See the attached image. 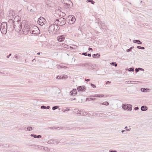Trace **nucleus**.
<instances>
[{
  "mask_svg": "<svg viewBox=\"0 0 152 152\" xmlns=\"http://www.w3.org/2000/svg\"><path fill=\"white\" fill-rule=\"evenodd\" d=\"M58 107L57 106H53L52 107V110H55L56 109H57Z\"/></svg>",
  "mask_w": 152,
  "mask_h": 152,
  "instance_id": "ea45409f",
  "label": "nucleus"
},
{
  "mask_svg": "<svg viewBox=\"0 0 152 152\" xmlns=\"http://www.w3.org/2000/svg\"><path fill=\"white\" fill-rule=\"evenodd\" d=\"M111 83V82L110 81H107L106 82V84H109V83Z\"/></svg>",
  "mask_w": 152,
  "mask_h": 152,
  "instance_id": "774afa93",
  "label": "nucleus"
},
{
  "mask_svg": "<svg viewBox=\"0 0 152 152\" xmlns=\"http://www.w3.org/2000/svg\"><path fill=\"white\" fill-rule=\"evenodd\" d=\"M77 94V91L75 89H73L70 92V95L73 96H75Z\"/></svg>",
  "mask_w": 152,
  "mask_h": 152,
  "instance_id": "ddd939ff",
  "label": "nucleus"
},
{
  "mask_svg": "<svg viewBox=\"0 0 152 152\" xmlns=\"http://www.w3.org/2000/svg\"><path fill=\"white\" fill-rule=\"evenodd\" d=\"M110 64L112 66H117V64L116 63V62H112L110 63Z\"/></svg>",
  "mask_w": 152,
  "mask_h": 152,
  "instance_id": "473e14b6",
  "label": "nucleus"
},
{
  "mask_svg": "<svg viewBox=\"0 0 152 152\" xmlns=\"http://www.w3.org/2000/svg\"><path fill=\"white\" fill-rule=\"evenodd\" d=\"M32 27H34L33 26H31L29 31L31 34H38L39 33V31L37 27L34 26V29L33 30L31 28Z\"/></svg>",
  "mask_w": 152,
  "mask_h": 152,
  "instance_id": "39448f33",
  "label": "nucleus"
},
{
  "mask_svg": "<svg viewBox=\"0 0 152 152\" xmlns=\"http://www.w3.org/2000/svg\"><path fill=\"white\" fill-rule=\"evenodd\" d=\"M135 71L136 72H138L139 71V69L138 68H136L135 69Z\"/></svg>",
  "mask_w": 152,
  "mask_h": 152,
  "instance_id": "13d9d810",
  "label": "nucleus"
},
{
  "mask_svg": "<svg viewBox=\"0 0 152 152\" xmlns=\"http://www.w3.org/2000/svg\"><path fill=\"white\" fill-rule=\"evenodd\" d=\"M100 56V55L99 53H97L96 54H94L92 55V57L93 58H98Z\"/></svg>",
  "mask_w": 152,
  "mask_h": 152,
  "instance_id": "aec40b11",
  "label": "nucleus"
},
{
  "mask_svg": "<svg viewBox=\"0 0 152 152\" xmlns=\"http://www.w3.org/2000/svg\"><path fill=\"white\" fill-rule=\"evenodd\" d=\"M54 24H51L49 28V31L50 33V32H52V33H54V34H56L55 33V29H54Z\"/></svg>",
  "mask_w": 152,
  "mask_h": 152,
  "instance_id": "1a4fd4ad",
  "label": "nucleus"
},
{
  "mask_svg": "<svg viewBox=\"0 0 152 152\" xmlns=\"http://www.w3.org/2000/svg\"><path fill=\"white\" fill-rule=\"evenodd\" d=\"M82 55L86 56H87V53H82Z\"/></svg>",
  "mask_w": 152,
  "mask_h": 152,
  "instance_id": "6e6d98bb",
  "label": "nucleus"
},
{
  "mask_svg": "<svg viewBox=\"0 0 152 152\" xmlns=\"http://www.w3.org/2000/svg\"><path fill=\"white\" fill-rule=\"evenodd\" d=\"M135 81H126L125 82L126 84H129V83H133L134 82H135Z\"/></svg>",
  "mask_w": 152,
  "mask_h": 152,
  "instance_id": "c85d7f7f",
  "label": "nucleus"
},
{
  "mask_svg": "<svg viewBox=\"0 0 152 152\" xmlns=\"http://www.w3.org/2000/svg\"><path fill=\"white\" fill-rule=\"evenodd\" d=\"M149 90V89L147 88H141L140 89L141 91L142 92H146L147 91H148Z\"/></svg>",
  "mask_w": 152,
  "mask_h": 152,
  "instance_id": "412c9836",
  "label": "nucleus"
},
{
  "mask_svg": "<svg viewBox=\"0 0 152 152\" xmlns=\"http://www.w3.org/2000/svg\"><path fill=\"white\" fill-rule=\"evenodd\" d=\"M122 108L123 109L126 110L129 107V106L124 104L122 106Z\"/></svg>",
  "mask_w": 152,
  "mask_h": 152,
  "instance_id": "c756f323",
  "label": "nucleus"
},
{
  "mask_svg": "<svg viewBox=\"0 0 152 152\" xmlns=\"http://www.w3.org/2000/svg\"><path fill=\"white\" fill-rule=\"evenodd\" d=\"M14 57L15 58L17 59H19L20 58L19 56L17 54L15 55Z\"/></svg>",
  "mask_w": 152,
  "mask_h": 152,
  "instance_id": "37998d69",
  "label": "nucleus"
},
{
  "mask_svg": "<svg viewBox=\"0 0 152 152\" xmlns=\"http://www.w3.org/2000/svg\"><path fill=\"white\" fill-rule=\"evenodd\" d=\"M134 109L135 110H137L139 109V107H136L134 108Z\"/></svg>",
  "mask_w": 152,
  "mask_h": 152,
  "instance_id": "4d7b16f0",
  "label": "nucleus"
},
{
  "mask_svg": "<svg viewBox=\"0 0 152 152\" xmlns=\"http://www.w3.org/2000/svg\"><path fill=\"white\" fill-rule=\"evenodd\" d=\"M30 26L28 25L27 24L22 23V26L21 27V30L23 31L25 34H27L29 31Z\"/></svg>",
  "mask_w": 152,
  "mask_h": 152,
  "instance_id": "f03ea898",
  "label": "nucleus"
},
{
  "mask_svg": "<svg viewBox=\"0 0 152 152\" xmlns=\"http://www.w3.org/2000/svg\"><path fill=\"white\" fill-rule=\"evenodd\" d=\"M52 2L50 1H47L45 2V6L47 7H50L51 6V4Z\"/></svg>",
  "mask_w": 152,
  "mask_h": 152,
  "instance_id": "f3484780",
  "label": "nucleus"
},
{
  "mask_svg": "<svg viewBox=\"0 0 152 152\" xmlns=\"http://www.w3.org/2000/svg\"><path fill=\"white\" fill-rule=\"evenodd\" d=\"M103 114L102 113H98L97 114V115H99V116H101L102 115H103Z\"/></svg>",
  "mask_w": 152,
  "mask_h": 152,
  "instance_id": "603ef678",
  "label": "nucleus"
},
{
  "mask_svg": "<svg viewBox=\"0 0 152 152\" xmlns=\"http://www.w3.org/2000/svg\"><path fill=\"white\" fill-rule=\"evenodd\" d=\"M91 86L93 88H95L96 87V86L95 85L92 83L91 84Z\"/></svg>",
  "mask_w": 152,
  "mask_h": 152,
  "instance_id": "de8ad7c7",
  "label": "nucleus"
},
{
  "mask_svg": "<svg viewBox=\"0 0 152 152\" xmlns=\"http://www.w3.org/2000/svg\"><path fill=\"white\" fill-rule=\"evenodd\" d=\"M53 24L54 26L55 27L54 29H55V33H56V32L58 31H59L60 28L59 26H58L59 25H57V24H56L55 23V24Z\"/></svg>",
  "mask_w": 152,
  "mask_h": 152,
  "instance_id": "2eb2a0df",
  "label": "nucleus"
},
{
  "mask_svg": "<svg viewBox=\"0 0 152 152\" xmlns=\"http://www.w3.org/2000/svg\"><path fill=\"white\" fill-rule=\"evenodd\" d=\"M65 36H66L65 35H63L58 36L57 37V39L59 42H62L64 40Z\"/></svg>",
  "mask_w": 152,
  "mask_h": 152,
  "instance_id": "9d476101",
  "label": "nucleus"
},
{
  "mask_svg": "<svg viewBox=\"0 0 152 152\" xmlns=\"http://www.w3.org/2000/svg\"><path fill=\"white\" fill-rule=\"evenodd\" d=\"M48 43L46 42H42V47L43 48L46 47Z\"/></svg>",
  "mask_w": 152,
  "mask_h": 152,
  "instance_id": "b1692460",
  "label": "nucleus"
},
{
  "mask_svg": "<svg viewBox=\"0 0 152 152\" xmlns=\"http://www.w3.org/2000/svg\"><path fill=\"white\" fill-rule=\"evenodd\" d=\"M85 80L86 81L88 82V81H89L90 80V79H85Z\"/></svg>",
  "mask_w": 152,
  "mask_h": 152,
  "instance_id": "69168bd1",
  "label": "nucleus"
},
{
  "mask_svg": "<svg viewBox=\"0 0 152 152\" xmlns=\"http://www.w3.org/2000/svg\"><path fill=\"white\" fill-rule=\"evenodd\" d=\"M77 89L79 92H82L85 91L86 87L83 86H80L77 88Z\"/></svg>",
  "mask_w": 152,
  "mask_h": 152,
  "instance_id": "9b49d317",
  "label": "nucleus"
},
{
  "mask_svg": "<svg viewBox=\"0 0 152 152\" xmlns=\"http://www.w3.org/2000/svg\"><path fill=\"white\" fill-rule=\"evenodd\" d=\"M59 143L57 140H56L51 139L48 142V143L49 144H53L55 145H57Z\"/></svg>",
  "mask_w": 152,
  "mask_h": 152,
  "instance_id": "0eeeda50",
  "label": "nucleus"
},
{
  "mask_svg": "<svg viewBox=\"0 0 152 152\" xmlns=\"http://www.w3.org/2000/svg\"><path fill=\"white\" fill-rule=\"evenodd\" d=\"M109 152H117V151L115 150H110L109 151Z\"/></svg>",
  "mask_w": 152,
  "mask_h": 152,
  "instance_id": "864d4df0",
  "label": "nucleus"
},
{
  "mask_svg": "<svg viewBox=\"0 0 152 152\" xmlns=\"http://www.w3.org/2000/svg\"><path fill=\"white\" fill-rule=\"evenodd\" d=\"M148 107L146 106L143 105L141 107V110L142 111H145L148 110Z\"/></svg>",
  "mask_w": 152,
  "mask_h": 152,
  "instance_id": "6ab92c4d",
  "label": "nucleus"
},
{
  "mask_svg": "<svg viewBox=\"0 0 152 152\" xmlns=\"http://www.w3.org/2000/svg\"><path fill=\"white\" fill-rule=\"evenodd\" d=\"M72 6V3L70 1H68V3H66L64 6V8L66 9L71 8Z\"/></svg>",
  "mask_w": 152,
  "mask_h": 152,
  "instance_id": "6e6552de",
  "label": "nucleus"
},
{
  "mask_svg": "<svg viewBox=\"0 0 152 152\" xmlns=\"http://www.w3.org/2000/svg\"><path fill=\"white\" fill-rule=\"evenodd\" d=\"M54 90L56 91V93L59 94L60 93V89L58 87H55Z\"/></svg>",
  "mask_w": 152,
  "mask_h": 152,
  "instance_id": "bb28decb",
  "label": "nucleus"
},
{
  "mask_svg": "<svg viewBox=\"0 0 152 152\" xmlns=\"http://www.w3.org/2000/svg\"><path fill=\"white\" fill-rule=\"evenodd\" d=\"M11 16H12V17H10V18H13L14 17V15H12V14L10 13L9 14V17H10Z\"/></svg>",
  "mask_w": 152,
  "mask_h": 152,
  "instance_id": "09e8293b",
  "label": "nucleus"
},
{
  "mask_svg": "<svg viewBox=\"0 0 152 152\" xmlns=\"http://www.w3.org/2000/svg\"><path fill=\"white\" fill-rule=\"evenodd\" d=\"M76 99L75 98H70V101H72L73 100H75Z\"/></svg>",
  "mask_w": 152,
  "mask_h": 152,
  "instance_id": "bf43d9fd",
  "label": "nucleus"
},
{
  "mask_svg": "<svg viewBox=\"0 0 152 152\" xmlns=\"http://www.w3.org/2000/svg\"><path fill=\"white\" fill-rule=\"evenodd\" d=\"M20 18L19 17V16H16L15 18H14L13 21V23H17V22H18L19 20H20Z\"/></svg>",
  "mask_w": 152,
  "mask_h": 152,
  "instance_id": "4468645a",
  "label": "nucleus"
},
{
  "mask_svg": "<svg viewBox=\"0 0 152 152\" xmlns=\"http://www.w3.org/2000/svg\"><path fill=\"white\" fill-rule=\"evenodd\" d=\"M92 65L91 63H84V66L86 67V68L90 70L91 69Z\"/></svg>",
  "mask_w": 152,
  "mask_h": 152,
  "instance_id": "f8f14e48",
  "label": "nucleus"
},
{
  "mask_svg": "<svg viewBox=\"0 0 152 152\" xmlns=\"http://www.w3.org/2000/svg\"><path fill=\"white\" fill-rule=\"evenodd\" d=\"M56 78L57 79H61L62 77L61 76H58L56 77Z\"/></svg>",
  "mask_w": 152,
  "mask_h": 152,
  "instance_id": "c03bdc74",
  "label": "nucleus"
},
{
  "mask_svg": "<svg viewBox=\"0 0 152 152\" xmlns=\"http://www.w3.org/2000/svg\"><path fill=\"white\" fill-rule=\"evenodd\" d=\"M50 129H57L58 128H56V127H50Z\"/></svg>",
  "mask_w": 152,
  "mask_h": 152,
  "instance_id": "e2e57ef3",
  "label": "nucleus"
},
{
  "mask_svg": "<svg viewBox=\"0 0 152 152\" xmlns=\"http://www.w3.org/2000/svg\"><path fill=\"white\" fill-rule=\"evenodd\" d=\"M39 149H42L43 150L47 151H50V149L49 148L47 147L41 146H39Z\"/></svg>",
  "mask_w": 152,
  "mask_h": 152,
  "instance_id": "dca6fc26",
  "label": "nucleus"
},
{
  "mask_svg": "<svg viewBox=\"0 0 152 152\" xmlns=\"http://www.w3.org/2000/svg\"><path fill=\"white\" fill-rule=\"evenodd\" d=\"M133 42L134 43H137L138 44L141 45L142 44V42L139 40H133Z\"/></svg>",
  "mask_w": 152,
  "mask_h": 152,
  "instance_id": "4be33fe9",
  "label": "nucleus"
},
{
  "mask_svg": "<svg viewBox=\"0 0 152 152\" xmlns=\"http://www.w3.org/2000/svg\"><path fill=\"white\" fill-rule=\"evenodd\" d=\"M116 72L118 73H121L122 71L119 70H118L116 71Z\"/></svg>",
  "mask_w": 152,
  "mask_h": 152,
  "instance_id": "49530a36",
  "label": "nucleus"
},
{
  "mask_svg": "<svg viewBox=\"0 0 152 152\" xmlns=\"http://www.w3.org/2000/svg\"><path fill=\"white\" fill-rule=\"evenodd\" d=\"M0 31L3 34H5L7 31V23L6 22H3L1 25Z\"/></svg>",
  "mask_w": 152,
  "mask_h": 152,
  "instance_id": "7ed1b4c3",
  "label": "nucleus"
},
{
  "mask_svg": "<svg viewBox=\"0 0 152 152\" xmlns=\"http://www.w3.org/2000/svg\"><path fill=\"white\" fill-rule=\"evenodd\" d=\"M77 114H79L82 115H86V113L85 112H83L81 110L79 111V112L77 113Z\"/></svg>",
  "mask_w": 152,
  "mask_h": 152,
  "instance_id": "5701e85b",
  "label": "nucleus"
},
{
  "mask_svg": "<svg viewBox=\"0 0 152 152\" xmlns=\"http://www.w3.org/2000/svg\"><path fill=\"white\" fill-rule=\"evenodd\" d=\"M22 23H21V20H19L18 22L17 23H13V27L15 31L18 32H19L21 30V27L22 26Z\"/></svg>",
  "mask_w": 152,
  "mask_h": 152,
  "instance_id": "f257e3e1",
  "label": "nucleus"
},
{
  "mask_svg": "<svg viewBox=\"0 0 152 152\" xmlns=\"http://www.w3.org/2000/svg\"><path fill=\"white\" fill-rule=\"evenodd\" d=\"M70 24H72L73 23L75 20V17L72 15H70L68 16Z\"/></svg>",
  "mask_w": 152,
  "mask_h": 152,
  "instance_id": "423d86ee",
  "label": "nucleus"
},
{
  "mask_svg": "<svg viewBox=\"0 0 152 152\" xmlns=\"http://www.w3.org/2000/svg\"><path fill=\"white\" fill-rule=\"evenodd\" d=\"M84 64H78V66H84Z\"/></svg>",
  "mask_w": 152,
  "mask_h": 152,
  "instance_id": "5fc2aeb1",
  "label": "nucleus"
},
{
  "mask_svg": "<svg viewBox=\"0 0 152 152\" xmlns=\"http://www.w3.org/2000/svg\"><path fill=\"white\" fill-rule=\"evenodd\" d=\"M126 132V130H122V131H121V132L123 134H126V133L125 132Z\"/></svg>",
  "mask_w": 152,
  "mask_h": 152,
  "instance_id": "3c124183",
  "label": "nucleus"
},
{
  "mask_svg": "<svg viewBox=\"0 0 152 152\" xmlns=\"http://www.w3.org/2000/svg\"><path fill=\"white\" fill-rule=\"evenodd\" d=\"M87 2H91L92 4H94L95 3L94 1H93L92 0H87Z\"/></svg>",
  "mask_w": 152,
  "mask_h": 152,
  "instance_id": "e433bc0d",
  "label": "nucleus"
},
{
  "mask_svg": "<svg viewBox=\"0 0 152 152\" xmlns=\"http://www.w3.org/2000/svg\"><path fill=\"white\" fill-rule=\"evenodd\" d=\"M131 51V49H130V48L129 49H128L126 50V51L127 52H130V51Z\"/></svg>",
  "mask_w": 152,
  "mask_h": 152,
  "instance_id": "0e129e2a",
  "label": "nucleus"
},
{
  "mask_svg": "<svg viewBox=\"0 0 152 152\" xmlns=\"http://www.w3.org/2000/svg\"><path fill=\"white\" fill-rule=\"evenodd\" d=\"M11 53H10L9 54V55H8L7 56V58H9L10 57L11 55Z\"/></svg>",
  "mask_w": 152,
  "mask_h": 152,
  "instance_id": "680f3d73",
  "label": "nucleus"
},
{
  "mask_svg": "<svg viewBox=\"0 0 152 152\" xmlns=\"http://www.w3.org/2000/svg\"><path fill=\"white\" fill-rule=\"evenodd\" d=\"M138 69H139V70H140L141 71H144V69L142 68H138Z\"/></svg>",
  "mask_w": 152,
  "mask_h": 152,
  "instance_id": "052dcab7",
  "label": "nucleus"
},
{
  "mask_svg": "<svg viewBox=\"0 0 152 152\" xmlns=\"http://www.w3.org/2000/svg\"><path fill=\"white\" fill-rule=\"evenodd\" d=\"M126 110H128L129 111H131L132 110V106L130 105V106H129V107H128V109Z\"/></svg>",
  "mask_w": 152,
  "mask_h": 152,
  "instance_id": "58836bf2",
  "label": "nucleus"
},
{
  "mask_svg": "<svg viewBox=\"0 0 152 152\" xmlns=\"http://www.w3.org/2000/svg\"><path fill=\"white\" fill-rule=\"evenodd\" d=\"M109 103L107 102H103L101 103V104L102 105H109Z\"/></svg>",
  "mask_w": 152,
  "mask_h": 152,
  "instance_id": "7c9ffc66",
  "label": "nucleus"
},
{
  "mask_svg": "<svg viewBox=\"0 0 152 152\" xmlns=\"http://www.w3.org/2000/svg\"><path fill=\"white\" fill-rule=\"evenodd\" d=\"M33 129L31 127L28 126L27 127V130L28 131H31Z\"/></svg>",
  "mask_w": 152,
  "mask_h": 152,
  "instance_id": "2f4dec72",
  "label": "nucleus"
},
{
  "mask_svg": "<svg viewBox=\"0 0 152 152\" xmlns=\"http://www.w3.org/2000/svg\"><path fill=\"white\" fill-rule=\"evenodd\" d=\"M13 22V20L12 19H10L9 20L8 22H9L10 23H12Z\"/></svg>",
  "mask_w": 152,
  "mask_h": 152,
  "instance_id": "79ce46f5",
  "label": "nucleus"
},
{
  "mask_svg": "<svg viewBox=\"0 0 152 152\" xmlns=\"http://www.w3.org/2000/svg\"><path fill=\"white\" fill-rule=\"evenodd\" d=\"M126 70H128L129 71H130V72H131V71L133 72V71H134V69L133 68H129L128 69H126Z\"/></svg>",
  "mask_w": 152,
  "mask_h": 152,
  "instance_id": "72a5a7b5",
  "label": "nucleus"
},
{
  "mask_svg": "<svg viewBox=\"0 0 152 152\" xmlns=\"http://www.w3.org/2000/svg\"><path fill=\"white\" fill-rule=\"evenodd\" d=\"M39 20H40L41 22L43 23V21H44L45 19L43 17L41 16L39 18Z\"/></svg>",
  "mask_w": 152,
  "mask_h": 152,
  "instance_id": "cd10ccee",
  "label": "nucleus"
},
{
  "mask_svg": "<svg viewBox=\"0 0 152 152\" xmlns=\"http://www.w3.org/2000/svg\"><path fill=\"white\" fill-rule=\"evenodd\" d=\"M31 146H34V147H35V148H39V146L37 145H31Z\"/></svg>",
  "mask_w": 152,
  "mask_h": 152,
  "instance_id": "a19ab883",
  "label": "nucleus"
},
{
  "mask_svg": "<svg viewBox=\"0 0 152 152\" xmlns=\"http://www.w3.org/2000/svg\"><path fill=\"white\" fill-rule=\"evenodd\" d=\"M41 109H46V107L44 105H42L41 106Z\"/></svg>",
  "mask_w": 152,
  "mask_h": 152,
  "instance_id": "a18cd8bd",
  "label": "nucleus"
},
{
  "mask_svg": "<svg viewBox=\"0 0 152 152\" xmlns=\"http://www.w3.org/2000/svg\"><path fill=\"white\" fill-rule=\"evenodd\" d=\"M56 24L60 26H62L66 23V20L64 18H61L60 19H57L54 22Z\"/></svg>",
  "mask_w": 152,
  "mask_h": 152,
  "instance_id": "20e7f679",
  "label": "nucleus"
},
{
  "mask_svg": "<svg viewBox=\"0 0 152 152\" xmlns=\"http://www.w3.org/2000/svg\"><path fill=\"white\" fill-rule=\"evenodd\" d=\"M137 48L140 49L144 50L145 49V48L143 47H141L140 46H137Z\"/></svg>",
  "mask_w": 152,
  "mask_h": 152,
  "instance_id": "c9c22d12",
  "label": "nucleus"
},
{
  "mask_svg": "<svg viewBox=\"0 0 152 152\" xmlns=\"http://www.w3.org/2000/svg\"><path fill=\"white\" fill-rule=\"evenodd\" d=\"M62 79H65L68 78V76L66 75H61Z\"/></svg>",
  "mask_w": 152,
  "mask_h": 152,
  "instance_id": "f704fd0d",
  "label": "nucleus"
},
{
  "mask_svg": "<svg viewBox=\"0 0 152 152\" xmlns=\"http://www.w3.org/2000/svg\"><path fill=\"white\" fill-rule=\"evenodd\" d=\"M104 96L103 94H95L93 96V97H102Z\"/></svg>",
  "mask_w": 152,
  "mask_h": 152,
  "instance_id": "393cba45",
  "label": "nucleus"
},
{
  "mask_svg": "<svg viewBox=\"0 0 152 152\" xmlns=\"http://www.w3.org/2000/svg\"><path fill=\"white\" fill-rule=\"evenodd\" d=\"M31 136L33 137L34 138H39L42 137V136L40 135H37L34 134H31Z\"/></svg>",
  "mask_w": 152,
  "mask_h": 152,
  "instance_id": "a211bd4d",
  "label": "nucleus"
},
{
  "mask_svg": "<svg viewBox=\"0 0 152 152\" xmlns=\"http://www.w3.org/2000/svg\"><path fill=\"white\" fill-rule=\"evenodd\" d=\"M95 99H96L95 98H87L86 99V101H89L91 100H95Z\"/></svg>",
  "mask_w": 152,
  "mask_h": 152,
  "instance_id": "a878e982",
  "label": "nucleus"
},
{
  "mask_svg": "<svg viewBox=\"0 0 152 152\" xmlns=\"http://www.w3.org/2000/svg\"><path fill=\"white\" fill-rule=\"evenodd\" d=\"M62 46L66 48H67L68 47V46L67 45L64 43H63L62 44Z\"/></svg>",
  "mask_w": 152,
  "mask_h": 152,
  "instance_id": "4c0bfd02",
  "label": "nucleus"
},
{
  "mask_svg": "<svg viewBox=\"0 0 152 152\" xmlns=\"http://www.w3.org/2000/svg\"><path fill=\"white\" fill-rule=\"evenodd\" d=\"M87 56H88L89 57H91V54L90 53H88V54H87Z\"/></svg>",
  "mask_w": 152,
  "mask_h": 152,
  "instance_id": "338daca9",
  "label": "nucleus"
},
{
  "mask_svg": "<svg viewBox=\"0 0 152 152\" xmlns=\"http://www.w3.org/2000/svg\"><path fill=\"white\" fill-rule=\"evenodd\" d=\"M74 110H75L74 112L75 113H78V111H79V110L77 109H75Z\"/></svg>",
  "mask_w": 152,
  "mask_h": 152,
  "instance_id": "8fccbe9b",
  "label": "nucleus"
}]
</instances>
